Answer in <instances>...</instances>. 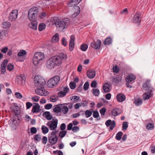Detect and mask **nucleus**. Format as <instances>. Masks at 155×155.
Here are the masks:
<instances>
[{
  "label": "nucleus",
  "mask_w": 155,
  "mask_h": 155,
  "mask_svg": "<svg viewBox=\"0 0 155 155\" xmlns=\"http://www.w3.org/2000/svg\"><path fill=\"white\" fill-rule=\"evenodd\" d=\"M51 21L57 27L64 29L67 28L68 24L69 22V19L65 18L60 21V20L58 17H54L51 19Z\"/></svg>",
  "instance_id": "f257e3e1"
},
{
  "label": "nucleus",
  "mask_w": 155,
  "mask_h": 155,
  "mask_svg": "<svg viewBox=\"0 0 155 155\" xmlns=\"http://www.w3.org/2000/svg\"><path fill=\"white\" fill-rule=\"evenodd\" d=\"M150 82V81L147 80L143 85V89L147 92V93H144L143 94L144 100L148 99L152 96L151 92L153 91V88L151 87Z\"/></svg>",
  "instance_id": "f03ea898"
},
{
  "label": "nucleus",
  "mask_w": 155,
  "mask_h": 155,
  "mask_svg": "<svg viewBox=\"0 0 155 155\" xmlns=\"http://www.w3.org/2000/svg\"><path fill=\"white\" fill-rule=\"evenodd\" d=\"M45 58L44 54L41 52L36 53L33 58V63L35 66H38L42 63L43 60Z\"/></svg>",
  "instance_id": "7ed1b4c3"
},
{
  "label": "nucleus",
  "mask_w": 155,
  "mask_h": 155,
  "mask_svg": "<svg viewBox=\"0 0 155 155\" xmlns=\"http://www.w3.org/2000/svg\"><path fill=\"white\" fill-rule=\"evenodd\" d=\"M55 65L59 66L63 61H65L67 58V54L64 53H61L58 55L52 57Z\"/></svg>",
  "instance_id": "20e7f679"
},
{
  "label": "nucleus",
  "mask_w": 155,
  "mask_h": 155,
  "mask_svg": "<svg viewBox=\"0 0 155 155\" xmlns=\"http://www.w3.org/2000/svg\"><path fill=\"white\" fill-rule=\"evenodd\" d=\"M38 9L36 7H33L28 11V17L30 20H37Z\"/></svg>",
  "instance_id": "39448f33"
},
{
  "label": "nucleus",
  "mask_w": 155,
  "mask_h": 155,
  "mask_svg": "<svg viewBox=\"0 0 155 155\" xmlns=\"http://www.w3.org/2000/svg\"><path fill=\"white\" fill-rule=\"evenodd\" d=\"M34 81L35 86L37 87L44 86L46 84L45 79L43 77L40 75L35 76L34 78Z\"/></svg>",
  "instance_id": "423d86ee"
},
{
  "label": "nucleus",
  "mask_w": 155,
  "mask_h": 155,
  "mask_svg": "<svg viewBox=\"0 0 155 155\" xmlns=\"http://www.w3.org/2000/svg\"><path fill=\"white\" fill-rule=\"evenodd\" d=\"M60 79L58 75H56L49 80L47 83L48 87H52L57 84L59 82Z\"/></svg>",
  "instance_id": "0eeeda50"
},
{
  "label": "nucleus",
  "mask_w": 155,
  "mask_h": 155,
  "mask_svg": "<svg viewBox=\"0 0 155 155\" xmlns=\"http://www.w3.org/2000/svg\"><path fill=\"white\" fill-rule=\"evenodd\" d=\"M37 88V89L35 90V92L37 94L42 96H46L48 94V92L45 89L44 86Z\"/></svg>",
  "instance_id": "6e6552de"
},
{
  "label": "nucleus",
  "mask_w": 155,
  "mask_h": 155,
  "mask_svg": "<svg viewBox=\"0 0 155 155\" xmlns=\"http://www.w3.org/2000/svg\"><path fill=\"white\" fill-rule=\"evenodd\" d=\"M57 131L52 132L51 135L48 137V140L51 145L55 144L58 140V138L56 135Z\"/></svg>",
  "instance_id": "1a4fd4ad"
},
{
  "label": "nucleus",
  "mask_w": 155,
  "mask_h": 155,
  "mask_svg": "<svg viewBox=\"0 0 155 155\" xmlns=\"http://www.w3.org/2000/svg\"><path fill=\"white\" fill-rule=\"evenodd\" d=\"M18 11L17 10H13L9 14L8 20L11 21H15L17 18Z\"/></svg>",
  "instance_id": "9d476101"
},
{
  "label": "nucleus",
  "mask_w": 155,
  "mask_h": 155,
  "mask_svg": "<svg viewBox=\"0 0 155 155\" xmlns=\"http://www.w3.org/2000/svg\"><path fill=\"white\" fill-rule=\"evenodd\" d=\"M10 109L12 112L14 113L16 116L18 117L20 115V110L18 106L13 105L11 107Z\"/></svg>",
  "instance_id": "9b49d317"
},
{
  "label": "nucleus",
  "mask_w": 155,
  "mask_h": 155,
  "mask_svg": "<svg viewBox=\"0 0 155 155\" xmlns=\"http://www.w3.org/2000/svg\"><path fill=\"white\" fill-rule=\"evenodd\" d=\"M54 61L51 57L48 59L46 63V67L48 69H51L54 68L55 66Z\"/></svg>",
  "instance_id": "f8f14e48"
},
{
  "label": "nucleus",
  "mask_w": 155,
  "mask_h": 155,
  "mask_svg": "<svg viewBox=\"0 0 155 155\" xmlns=\"http://www.w3.org/2000/svg\"><path fill=\"white\" fill-rule=\"evenodd\" d=\"M140 16L141 14L140 12H136L134 16L133 21L135 23H140L141 21Z\"/></svg>",
  "instance_id": "ddd939ff"
},
{
  "label": "nucleus",
  "mask_w": 155,
  "mask_h": 155,
  "mask_svg": "<svg viewBox=\"0 0 155 155\" xmlns=\"http://www.w3.org/2000/svg\"><path fill=\"white\" fill-rule=\"evenodd\" d=\"M105 124L106 126L107 127L110 126V129L112 130L116 126V123L114 120L112 121L111 120H108L106 121Z\"/></svg>",
  "instance_id": "4468645a"
},
{
  "label": "nucleus",
  "mask_w": 155,
  "mask_h": 155,
  "mask_svg": "<svg viewBox=\"0 0 155 155\" xmlns=\"http://www.w3.org/2000/svg\"><path fill=\"white\" fill-rule=\"evenodd\" d=\"M101 43L100 40H97V42L94 41L92 42L91 44V46L95 49H99L100 47Z\"/></svg>",
  "instance_id": "2eb2a0df"
},
{
  "label": "nucleus",
  "mask_w": 155,
  "mask_h": 155,
  "mask_svg": "<svg viewBox=\"0 0 155 155\" xmlns=\"http://www.w3.org/2000/svg\"><path fill=\"white\" fill-rule=\"evenodd\" d=\"M75 37L74 35H72L70 37V40L69 43V49L70 51H72L74 46V41Z\"/></svg>",
  "instance_id": "dca6fc26"
},
{
  "label": "nucleus",
  "mask_w": 155,
  "mask_h": 155,
  "mask_svg": "<svg viewBox=\"0 0 155 155\" xmlns=\"http://www.w3.org/2000/svg\"><path fill=\"white\" fill-rule=\"evenodd\" d=\"M16 81L18 82H21L23 83L25 82V81L26 79L25 76L23 74H20L16 77Z\"/></svg>",
  "instance_id": "f3484780"
},
{
  "label": "nucleus",
  "mask_w": 155,
  "mask_h": 155,
  "mask_svg": "<svg viewBox=\"0 0 155 155\" xmlns=\"http://www.w3.org/2000/svg\"><path fill=\"white\" fill-rule=\"evenodd\" d=\"M117 101L119 102H122L126 99V97L123 94L119 93L116 96Z\"/></svg>",
  "instance_id": "a211bd4d"
},
{
  "label": "nucleus",
  "mask_w": 155,
  "mask_h": 155,
  "mask_svg": "<svg viewBox=\"0 0 155 155\" xmlns=\"http://www.w3.org/2000/svg\"><path fill=\"white\" fill-rule=\"evenodd\" d=\"M68 103H65L64 104H60L56 105L54 106V107L53 109L54 112L56 113H58L59 112H61V107L59 106V105H62L64 104L68 105Z\"/></svg>",
  "instance_id": "6ab92c4d"
},
{
  "label": "nucleus",
  "mask_w": 155,
  "mask_h": 155,
  "mask_svg": "<svg viewBox=\"0 0 155 155\" xmlns=\"http://www.w3.org/2000/svg\"><path fill=\"white\" fill-rule=\"evenodd\" d=\"M51 121L49 125V128L51 130H54L57 127L58 120L56 119L54 121Z\"/></svg>",
  "instance_id": "aec40b11"
},
{
  "label": "nucleus",
  "mask_w": 155,
  "mask_h": 155,
  "mask_svg": "<svg viewBox=\"0 0 155 155\" xmlns=\"http://www.w3.org/2000/svg\"><path fill=\"white\" fill-rule=\"evenodd\" d=\"M30 21L31 22V24H29V27L34 30H36L37 29V20Z\"/></svg>",
  "instance_id": "412c9836"
},
{
  "label": "nucleus",
  "mask_w": 155,
  "mask_h": 155,
  "mask_svg": "<svg viewBox=\"0 0 155 155\" xmlns=\"http://www.w3.org/2000/svg\"><path fill=\"white\" fill-rule=\"evenodd\" d=\"M69 90L68 87H65L64 89V91H61L58 93V96L59 97H64L68 92Z\"/></svg>",
  "instance_id": "4be33fe9"
},
{
  "label": "nucleus",
  "mask_w": 155,
  "mask_h": 155,
  "mask_svg": "<svg viewBox=\"0 0 155 155\" xmlns=\"http://www.w3.org/2000/svg\"><path fill=\"white\" fill-rule=\"evenodd\" d=\"M35 105L33 106L31 111L33 113L38 112L40 109V106L38 103H35Z\"/></svg>",
  "instance_id": "5701e85b"
},
{
  "label": "nucleus",
  "mask_w": 155,
  "mask_h": 155,
  "mask_svg": "<svg viewBox=\"0 0 155 155\" xmlns=\"http://www.w3.org/2000/svg\"><path fill=\"white\" fill-rule=\"evenodd\" d=\"M136 79V77L132 74L128 75L126 78V82L131 83Z\"/></svg>",
  "instance_id": "b1692460"
},
{
  "label": "nucleus",
  "mask_w": 155,
  "mask_h": 155,
  "mask_svg": "<svg viewBox=\"0 0 155 155\" xmlns=\"http://www.w3.org/2000/svg\"><path fill=\"white\" fill-rule=\"evenodd\" d=\"M75 9L77 11L74 12V13L71 15L70 18H74L76 17L80 13V9L79 7L78 6H76Z\"/></svg>",
  "instance_id": "393cba45"
},
{
  "label": "nucleus",
  "mask_w": 155,
  "mask_h": 155,
  "mask_svg": "<svg viewBox=\"0 0 155 155\" xmlns=\"http://www.w3.org/2000/svg\"><path fill=\"white\" fill-rule=\"evenodd\" d=\"M121 76L120 77V75H116L115 78H113V83H115L117 84H119V82L121 81L122 77Z\"/></svg>",
  "instance_id": "a878e982"
},
{
  "label": "nucleus",
  "mask_w": 155,
  "mask_h": 155,
  "mask_svg": "<svg viewBox=\"0 0 155 155\" xmlns=\"http://www.w3.org/2000/svg\"><path fill=\"white\" fill-rule=\"evenodd\" d=\"M110 85L107 83H105L103 87V89L105 93L109 92L110 90Z\"/></svg>",
  "instance_id": "bb28decb"
},
{
  "label": "nucleus",
  "mask_w": 155,
  "mask_h": 155,
  "mask_svg": "<svg viewBox=\"0 0 155 155\" xmlns=\"http://www.w3.org/2000/svg\"><path fill=\"white\" fill-rule=\"evenodd\" d=\"M120 110L117 108H114L112 110L111 113L113 115L116 116L119 115L120 113Z\"/></svg>",
  "instance_id": "cd10ccee"
},
{
  "label": "nucleus",
  "mask_w": 155,
  "mask_h": 155,
  "mask_svg": "<svg viewBox=\"0 0 155 155\" xmlns=\"http://www.w3.org/2000/svg\"><path fill=\"white\" fill-rule=\"evenodd\" d=\"M8 35V31L7 30H0V38H6Z\"/></svg>",
  "instance_id": "c85d7f7f"
},
{
  "label": "nucleus",
  "mask_w": 155,
  "mask_h": 155,
  "mask_svg": "<svg viewBox=\"0 0 155 155\" xmlns=\"http://www.w3.org/2000/svg\"><path fill=\"white\" fill-rule=\"evenodd\" d=\"M87 76L90 78H93L95 75V71L94 70H90L87 72Z\"/></svg>",
  "instance_id": "c756f323"
},
{
  "label": "nucleus",
  "mask_w": 155,
  "mask_h": 155,
  "mask_svg": "<svg viewBox=\"0 0 155 155\" xmlns=\"http://www.w3.org/2000/svg\"><path fill=\"white\" fill-rule=\"evenodd\" d=\"M59 39V34L58 33H56L53 36L51 41L52 42L56 43L58 42Z\"/></svg>",
  "instance_id": "7c9ffc66"
},
{
  "label": "nucleus",
  "mask_w": 155,
  "mask_h": 155,
  "mask_svg": "<svg viewBox=\"0 0 155 155\" xmlns=\"http://www.w3.org/2000/svg\"><path fill=\"white\" fill-rule=\"evenodd\" d=\"M43 115L45 116L46 119L48 120H51L52 117V115H50V112L48 111L45 112L43 114Z\"/></svg>",
  "instance_id": "2f4dec72"
},
{
  "label": "nucleus",
  "mask_w": 155,
  "mask_h": 155,
  "mask_svg": "<svg viewBox=\"0 0 155 155\" xmlns=\"http://www.w3.org/2000/svg\"><path fill=\"white\" fill-rule=\"evenodd\" d=\"M112 39L110 37H108L106 38L104 42V44L105 45H109L112 42Z\"/></svg>",
  "instance_id": "473e14b6"
},
{
  "label": "nucleus",
  "mask_w": 155,
  "mask_h": 155,
  "mask_svg": "<svg viewBox=\"0 0 155 155\" xmlns=\"http://www.w3.org/2000/svg\"><path fill=\"white\" fill-rule=\"evenodd\" d=\"M61 111H62L64 114H67L69 110L68 107L67 106H65L64 105H61Z\"/></svg>",
  "instance_id": "72a5a7b5"
},
{
  "label": "nucleus",
  "mask_w": 155,
  "mask_h": 155,
  "mask_svg": "<svg viewBox=\"0 0 155 155\" xmlns=\"http://www.w3.org/2000/svg\"><path fill=\"white\" fill-rule=\"evenodd\" d=\"M45 25L44 23H40L38 27V30L39 31H41L45 28Z\"/></svg>",
  "instance_id": "f704fd0d"
},
{
  "label": "nucleus",
  "mask_w": 155,
  "mask_h": 155,
  "mask_svg": "<svg viewBox=\"0 0 155 155\" xmlns=\"http://www.w3.org/2000/svg\"><path fill=\"white\" fill-rule=\"evenodd\" d=\"M123 134V133L121 131H119L116 134L115 138L118 140H120L122 138V136Z\"/></svg>",
  "instance_id": "c9c22d12"
},
{
  "label": "nucleus",
  "mask_w": 155,
  "mask_h": 155,
  "mask_svg": "<svg viewBox=\"0 0 155 155\" xmlns=\"http://www.w3.org/2000/svg\"><path fill=\"white\" fill-rule=\"evenodd\" d=\"M2 26L4 28H9L11 26V24L8 21L4 22L3 23Z\"/></svg>",
  "instance_id": "e433bc0d"
},
{
  "label": "nucleus",
  "mask_w": 155,
  "mask_h": 155,
  "mask_svg": "<svg viewBox=\"0 0 155 155\" xmlns=\"http://www.w3.org/2000/svg\"><path fill=\"white\" fill-rule=\"evenodd\" d=\"M88 45L87 44H83L81 46L80 49L83 51H86L88 48Z\"/></svg>",
  "instance_id": "4c0bfd02"
},
{
  "label": "nucleus",
  "mask_w": 155,
  "mask_h": 155,
  "mask_svg": "<svg viewBox=\"0 0 155 155\" xmlns=\"http://www.w3.org/2000/svg\"><path fill=\"white\" fill-rule=\"evenodd\" d=\"M135 104L137 106L141 105L142 103V100L140 99H135L134 101Z\"/></svg>",
  "instance_id": "58836bf2"
},
{
  "label": "nucleus",
  "mask_w": 155,
  "mask_h": 155,
  "mask_svg": "<svg viewBox=\"0 0 155 155\" xmlns=\"http://www.w3.org/2000/svg\"><path fill=\"white\" fill-rule=\"evenodd\" d=\"M58 100V97L57 95H53L51 97L50 101L53 102H55Z\"/></svg>",
  "instance_id": "ea45409f"
},
{
  "label": "nucleus",
  "mask_w": 155,
  "mask_h": 155,
  "mask_svg": "<svg viewBox=\"0 0 155 155\" xmlns=\"http://www.w3.org/2000/svg\"><path fill=\"white\" fill-rule=\"evenodd\" d=\"M41 130L43 133L44 134L47 133L49 131L48 128L44 125L42 126Z\"/></svg>",
  "instance_id": "a19ab883"
},
{
  "label": "nucleus",
  "mask_w": 155,
  "mask_h": 155,
  "mask_svg": "<svg viewBox=\"0 0 155 155\" xmlns=\"http://www.w3.org/2000/svg\"><path fill=\"white\" fill-rule=\"evenodd\" d=\"M93 94L96 96H98L100 94V91L99 90L96 89H92Z\"/></svg>",
  "instance_id": "79ce46f5"
},
{
  "label": "nucleus",
  "mask_w": 155,
  "mask_h": 155,
  "mask_svg": "<svg viewBox=\"0 0 155 155\" xmlns=\"http://www.w3.org/2000/svg\"><path fill=\"white\" fill-rule=\"evenodd\" d=\"M90 110H92V112H93V116L95 118H96L98 117L99 116V114L97 110L94 111L92 109H91Z\"/></svg>",
  "instance_id": "37998d69"
},
{
  "label": "nucleus",
  "mask_w": 155,
  "mask_h": 155,
  "mask_svg": "<svg viewBox=\"0 0 155 155\" xmlns=\"http://www.w3.org/2000/svg\"><path fill=\"white\" fill-rule=\"evenodd\" d=\"M91 110H87L85 112V115L87 118L91 116L92 114V112L91 111Z\"/></svg>",
  "instance_id": "c03bdc74"
},
{
  "label": "nucleus",
  "mask_w": 155,
  "mask_h": 155,
  "mask_svg": "<svg viewBox=\"0 0 155 155\" xmlns=\"http://www.w3.org/2000/svg\"><path fill=\"white\" fill-rule=\"evenodd\" d=\"M27 54V52L25 50H22L18 54V56H22Z\"/></svg>",
  "instance_id": "a18cd8bd"
},
{
  "label": "nucleus",
  "mask_w": 155,
  "mask_h": 155,
  "mask_svg": "<svg viewBox=\"0 0 155 155\" xmlns=\"http://www.w3.org/2000/svg\"><path fill=\"white\" fill-rule=\"evenodd\" d=\"M41 136L39 134H37L34 136V139L37 142L41 140Z\"/></svg>",
  "instance_id": "49530a36"
},
{
  "label": "nucleus",
  "mask_w": 155,
  "mask_h": 155,
  "mask_svg": "<svg viewBox=\"0 0 155 155\" xmlns=\"http://www.w3.org/2000/svg\"><path fill=\"white\" fill-rule=\"evenodd\" d=\"M67 134L66 130H62L61 131L59 134V136L63 138Z\"/></svg>",
  "instance_id": "de8ad7c7"
},
{
  "label": "nucleus",
  "mask_w": 155,
  "mask_h": 155,
  "mask_svg": "<svg viewBox=\"0 0 155 155\" xmlns=\"http://www.w3.org/2000/svg\"><path fill=\"white\" fill-rule=\"evenodd\" d=\"M14 69V65L11 63L7 65V70L11 71Z\"/></svg>",
  "instance_id": "09e8293b"
},
{
  "label": "nucleus",
  "mask_w": 155,
  "mask_h": 155,
  "mask_svg": "<svg viewBox=\"0 0 155 155\" xmlns=\"http://www.w3.org/2000/svg\"><path fill=\"white\" fill-rule=\"evenodd\" d=\"M8 62V60L7 59H5L2 62L1 67L6 68Z\"/></svg>",
  "instance_id": "8fccbe9b"
},
{
  "label": "nucleus",
  "mask_w": 155,
  "mask_h": 155,
  "mask_svg": "<svg viewBox=\"0 0 155 155\" xmlns=\"http://www.w3.org/2000/svg\"><path fill=\"white\" fill-rule=\"evenodd\" d=\"M154 124L152 123H148L146 126V128L148 130H151L154 127Z\"/></svg>",
  "instance_id": "3c124183"
},
{
  "label": "nucleus",
  "mask_w": 155,
  "mask_h": 155,
  "mask_svg": "<svg viewBox=\"0 0 155 155\" xmlns=\"http://www.w3.org/2000/svg\"><path fill=\"white\" fill-rule=\"evenodd\" d=\"M80 97H79L78 96H74L72 97V98L71 99V101H73V100H74L73 102H78V101Z\"/></svg>",
  "instance_id": "603ef678"
},
{
  "label": "nucleus",
  "mask_w": 155,
  "mask_h": 155,
  "mask_svg": "<svg viewBox=\"0 0 155 155\" xmlns=\"http://www.w3.org/2000/svg\"><path fill=\"white\" fill-rule=\"evenodd\" d=\"M128 127V123L127 122H124L122 124L123 129L124 130H126Z\"/></svg>",
  "instance_id": "864d4df0"
},
{
  "label": "nucleus",
  "mask_w": 155,
  "mask_h": 155,
  "mask_svg": "<svg viewBox=\"0 0 155 155\" xmlns=\"http://www.w3.org/2000/svg\"><path fill=\"white\" fill-rule=\"evenodd\" d=\"M89 84L88 82L87 81L85 82L84 84V85L83 88L85 90H87L89 88Z\"/></svg>",
  "instance_id": "5fc2aeb1"
},
{
  "label": "nucleus",
  "mask_w": 155,
  "mask_h": 155,
  "mask_svg": "<svg viewBox=\"0 0 155 155\" xmlns=\"http://www.w3.org/2000/svg\"><path fill=\"white\" fill-rule=\"evenodd\" d=\"M53 153L54 154H58V155H63V152L60 150H57L53 151Z\"/></svg>",
  "instance_id": "6e6d98bb"
},
{
  "label": "nucleus",
  "mask_w": 155,
  "mask_h": 155,
  "mask_svg": "<svg viewBox=\"0 0 155 155\" xmlns=\"http://www.w3.org/2000/svg\"><path fill=\"white\" fill-rule=\"evenodd\" d=\"M76 84L74 82H71L70 83V86L71 89H74L76 87Z\"/></svg>",
  "instance_id": "4d7b16f0"
},
{
  "label": "nucleus",
  "mask_w": 155,
  "mask_h": 155,
  "mask_svg": "<svg viewBox=\"0 0 155 155\" xmlns=\"http://www.w3.org/2000/svg\"><path fill=\"white\" fill-rule=\"evenodd\" d=\"M82 89V84H81L76 89V92H81Z\"/></svg>",
  "instance_id": "13d9d810"
},
{
  "label": "nucleus",
  "mask_w": 155,
  "mask_h": 155,
  "mask_svg": "<svg viewBox=\"0 0 155 155\" xmlns=\"http://www.w3.org/2000/svg\"><path fill=\"white\" fill-rule=\"evenodd\" d=\"M40 97L37 96H33L32 97V99L35 102H38L39 100Z\"/></svg>",
  "instance_id": "bf43d9fd"
},
{
  "label": "nucleus",
  "mask_w": 155,
  "mask_h": 155,
  "mask_svg": "<svg viewBox=\"0 0 155 155\" xmlns=\"http://www.w3.org/2000/svg\"><path fill=\"white\" fill-rule=\"evenodd\" d=\"M106 111V109L103 107L100 110V112L102 115H104Z\"/></svg>",
  "instance_id": "052dcab7"
},
{
  "label": "nucleus",
  "mask_w": 155,
  "mask_h": 155,
  "mask_svg": "<svg viewBox=\"0 0 155 155\" xmlns=\"http://www.w3.org/2000/svg\"><path fill=\"white\" fill-rule=\"evenodd\" d=\"M15 95L16 97L18 99H21L22 98V95L19 92H16L15 93Z\"/></svg>",
  "instance_id": "680f3d73"
},
{
  "label": "nucleus",
  "mask_w": 155,
  "mask_h": 155,
  "mask_svg": "<svg viewBox=\"0 0 155 155\" xmlns=\"http://www.w3.org/2000/svg\"><path fill=\"white\" fill-rule=\"evenodd\" d=\"M112 69L114 72L116 73H117L119 71V68H118L117 66V65L113 67Z\"/></svg>",
  "instance_id": "e2e57ef3"
},
{
  "label": "nucleus",
  "mask_w": 155,
  "mask_h": 155,
  "mask_svg": "<svg viewBox=\"0 0 155 155\" xmlns=\"http://www.w3.org/2000/svg\"><path fill=\"white\" fill-rule=\"evenodd\" d=\"M97 83L96 81H94L91 82V87H95L97 86Z\"/></svg>",
  "instance_id": "0e129e2a"
},
{
  "label": "nucleus",
  "mask_w": 155,
  "mask_h": 155,
  "mask_svg": "<svg viewBox=\"0 0 155 155\" xmlns=\"http://www.w3.org/2000/svg\"><path fill=\"white\" fill-rule=\"evenodd\" d=\"M31 131L32 134H35L36 133L37 130L35 127H32L31 128Z\"/></svg>",
  "instance_id": "69168bd1"
},
{
  "label": "nucleus",
  "mask_w": 155,
  "mask_h": 155,
  "mask_svg": "<svg viewBox=\"0 0 155 155\" xmlns=\"http://www.w3.org/2000/svg\"><path fill=\"white\" fill-rule=\"evenodd\" d=\"M52 105L51 104H46L45 106V109L48 110L51 109L52 107Z\"/></svg>",
  "instance_id": "338daca9"
},
{
  "label": "nucleus",
  "mask_w": 155,
  "mask_h": 155,
  "mask_svg": "<svg viewBox=\"0 0 155 155\" xmlns=\"http://www.w3.org/2000/svg\"><path fill=\"white\" fill-rule=\"evenodd\" d=\"M150 149L151 152L153 154L155 153V146H151Z\"/></svg>",
  "instance_id": "774afa93"
}]
</instances>
